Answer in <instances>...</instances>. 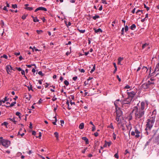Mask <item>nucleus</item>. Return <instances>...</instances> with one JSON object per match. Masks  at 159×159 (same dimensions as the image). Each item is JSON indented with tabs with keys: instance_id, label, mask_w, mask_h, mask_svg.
Listing matches in <instances>:
<instances>
[{
	"instance_id": "nucleus-1",
	"label": "nucleus",
	"mask_w": 159,
	"mask_h": 159,
	"mask_svg": "<svg viewBox=\"0 0 159 159\" xmlns=\"http://www.w3.org/2000/svg\"><path fill=\"white\" fill-rule=\"evenodd\" d=\"M147 103L142 102L141 103L140 107L139 108L137 106H135L132 111V113L134 114L135 119L139 121L140 123L142 124L144 121V109Z\"/></svg>"
},
{
	"instance_id": "nucleus-2",
	"label": "nucleus",
	"mask_w": 159,
	"mask_h": 159,
	"mask_svg": "<svg viewBox=\"0 0 159 159\" xmlns=\"http://www.w3.org/2000/svg\"><path fill=\"white\" fill-rule=\"evenodd\" d=\"M155 116H154L147 120V124L146 125V128L145 129V130L148 129L150 130L155 122Z\"/></svg>"
},
{
	"instance_id": "nucleus-3",
	"label": "nucleus",
	"mask_w": 159,
	"mask_h": 159,
	"mask_svg": "<svg viewBox=\"0 0 159 159\" xmlns=\"http://www.w3.org/2000/svg\"><path fill=\"white\" fill-rule=\"evenodd\" d=\"M132 99L128 97L126 99L123 100L121 102L122 107V108H127L129 107L128 105H129Z\"/></svg>"
},
{
	"instance_id": "nucleus-4",
	"label": "nucleus",
	"mask_w": 159,
	"mask_h": 159,
	"mask_svg": "<svg viewBox=\"0 0 159 159\" xmlns=\"http://www.w3.org/2000/svg\"><path fill=\"white\" fill-rule=\"evenodd\" d=\"M0 142L2 145L6 148H8L10 144V141L4 139H1Z\"/></svg>"
},
{
	"instance_id": "nucleus-5",
	"label": "nucleus",
	"mask_w": 159,
	"mask_h": 159,
	"mask_svg": "<svg viewBox=\"0 0 159 159\" xmlns=\"http://www.w3.org/2000/svg\"><path fill=\"white\" fill-rule=\"evenodd\" d=\"M114 104L116 107V116L117 117H120L122 114V112L120 110V108L118 107V106L117 105V104L116 103H114Z\"/></svg>"
},
{
	"instance_id": "nucleus-6",
	"label": "nucleus",
	"mask_w": 159,
	"mask_h": 159,
	"mask_svg": "<svg viewBox=\"0 0 159 159\" xmlns=\"http://www.w3.org/2000/svg\"><path fill=\"white\" fill-rule=\"evenodd\" d=\"M127 94L128 96V97L132 100L135 94V93L133 91L130 92H127Z\"/></svg>"
},
{
	"instance_id": "nucleus-7",
	"label": "nucleus",
	"mask_w": 159,
	"mask_h": 159,
	"mask_svg": "<svg viewBox=\"0 0 159 159\" xmlns=\"http://www.w3.org/2000/svg\"><path fill=\"white\" fill-rule=\"evenodd\" d=\"M6 69L7 73L10 74L9 72H11L12 70V68L11 66L8 65L6 66Z\"/></svg>"
},
{
	"instance_id": "nucleus-8",
	"label": "nucleus",
	"mask_w": 159,
	"mask_h": 159,
	"mask_svg": "<svg viewBox=\"0 0 159 159\" xmlns=\"http://www.w3.org/2000/svg\"><path fill=\"white\" fill-rule=\"evenodd\" d=\"M153 133H154V134H153V135L152 136L151 138L149 139L148 141H147L146 143V144H145V147H146L148 145L149 143H150L152 139L154 137V136L155 135V134L156 133V131H154V130H153Z\"/></svg>"
},
{
	"instance_id": "nucleus-9",
	"label": "nucleus",
	"mask_w": 159,
	"mask_h": 159,
	"mask_svg": "<svg viewBox=\"0 0 159 159\" xmlns=\"http://www.w3.org/2000/svg\"><path fill=\"white\" fill-rule=\"evenodd\" d=\"M154 83L153 82H152L151 80H149L148 82V83L146 84H144L143 85L144 87L145 86H146V88H148L149 87V85L152 84H154Z\"/></svg>"
},
{
	"instance_id": "nucleus-10",
	"label": "nucleus",
	"mask_w": 159,
	"mask_h": 159,
	"mask_svg": "<svg viewBox=\"0 0 159 159\" xmlns=\"http://www.w3.org/2000/svg\"><path fill=\"white\" fill-rule=\"evenodd\" d=\"M156 71L157 72V75L159 74V63H158L156 66L154 73H155Z\"/></svg>"
},
{
	"instance_id": "nucleus-11",
	"label": "nucleus",
	"mask_w": 159,
	"mask_h": 159,
	"mask_svg": "<svg viewBox=\"0 0 159 159\" xmlns=\"http://www.w3.org/2000/svg\"><path fill=\"white\" fill-rule=\"evenodd\" d=\"M82 139L83 140L85 141L86 143V144H88L89 143V139L86 137H83Z\"/></svg>"
},
{
	"instance_id": "nucleus-12",
	"label": "nucleus",
	"mask_w": 159,
	"mask_h": 159,
	"mask_svg": "<svg viewBox=\"0 0 159 159\" xmlns=\"http://www.w3.org/2000/svg\"><path fill=\"white\" fill-rule=\"evenodd\" d=\"M94 30L95 32L96 33H98L99 32H102V30L100 28H98V29H96L94 28Z\"/></svg>"
},
{
	"instance_id": "nucleus-13",
	"label": "nucleus",
	"mask_w": 159,
	"mask_h": 159,
	"mask_svg": "<svg viewBox=\"0 0 159 159\" xmlns=\"http://www.w3.org/2000/svg\"><path fill=\"white\" fill-rule=\"evenodd\" d=\"M16 101H15V102H13L12 103H11V104H10L9 106H6V107H12L13 106H14L15 104H16Z\"/></svg>"
},
{
	"instance_id": "nucleus-14",
	"label": "nucleus",
	"mask_w": 159,
	"mask_h": 159,
	"mask_svg": "<svg viewBox=\"0 0 159 159\" xmlns=\"http://www.w3.org/2000/svg\"><path fill=\"white\" fill-rule=\"evenodd\" d=\"M38 8L39 9V10H42V11H47V9L44 7H38Z\"/></svg>"
},
{
	"instance_id": "nucleus-15",
	"label": "nucleus",
	"mask_w": 159,
	"mask_h": 159,
	"mask_svg": "<svg viewBox=\"0 0 159 159\" xmlns=\"http://www.w3.org/2000/svg\"><path fill=\"white\" fill-rule=\"evenodd\" d=\"M54 135L55 136V137L56 138V139L57 140H58L59 139V134L58 132H55L54 133Z\"/></svg>"
},
{
	"instance_id": "nucleus-16",
	"label": "nucleus",
	"mask_w": 159,
	"mask_h": 159,
	"mask_svg": "<svg viewBox=\"0 0 159 159\" xmlns=\"http://www.w3.org/2000/svg\"><path fill=\"white\" fill-rule=\"evenodd\" d=\"M84 128V124L83 123H81L79 126V128L80 129H82Z\"/></svg>"
},
{
	"instance_id": "nucleus-17",
	"label": "nucleus",
	"mask_w": 159,
	"mask_h": 159,
	"mask_svg": "<svg viewBox=\"0 0 159 159\" xmlns=\"http://www.w3.org/2000/svg\"><path fill=\"white\" fill-rule=\"evenodd\" d=\"M136 28V26L134 24H133L130 27V29L132 30H134Z\"/></svg>"
},
{
	"instance_id": "nucleus-18",
	"label": "nucleus",
	"mask_w": 159,
	"mask_h": 159,
	"mask_svg": "<svg viewBox=\"0 0 159 159\" xmlns=\"http://www.w3.org/2000/svg\"><path fill=\"white\" fill-rule=\"evenodd\" d=\"M148 70V69L145 66H143L142 69V70H143V71H146V72H147Z\"/></svg>"
},
{
	"instance_id": "nucleus-19",
	"label": "nucleus",
	"mask_w": 159,
	"mask_h": 159,
	"mask_svg": "<svg viewBox=\"0 0 159 159\" xmlns=\"http://www.w3.org/2000/svg\"><path fill=\"white\" fill-rule=\"evenodd\" d=\"M123 59V58L121 57H119L118 58V64H119V63H120L121 61Z\"/></svg>"
},
{
	"instance_id": "nucleus-20",
	"label": "nucleus",
	"mask_w": 159,
	"mask_h": 159,
	"mask_svg": "<svg viewBox=\"0 0 159 159\" xmlns=\"http://www.w3.org/2000/svg\"><path fill=\"white\" fill-rule=\"evenodd\" d=\"M105 142L106 143V144H107V145L108 147H109L112 143L111 141L107 142L106 141H105Z\"/></svg>"
},
{
	"instance_id": "nucleus-21",
	"label": "nucleus",
	"mask_w": 159,
	"mask_h": 159,
	"mask_svg": "<svg viewBox=\"0 0 159 159\" xmlns=\"http://www.w3.org/2000/svg\"><path fill=\"white\" fill-rule=\"evenodd\" d=\"M100 17L98 15H96L95 16H93V20H95L97 18H99Z\"/></svg>"
},
{
	"instance_id": "nucleus-22",
	"label": "nucleus",
	"mask_w": 159,
	"mask_h": 159,
	"mask_svg": "<svg viewBox=\"0 0 159 159\" xmlns=\"http://www.w3.org/2000/svg\"><path fill=\"white\" fill-rule=\"evenodd\" d=\"M95 65L94 64L93 68L91 69V70L90 71V73H92L95 70Z\"/></svg>"
},
{
	"instance_id": "nucleus-23",
	"label": "nucleus",
	"mask_w": 159,
	"mask_h": 159,
	"mask_svg": "<svg viewBox=\"0 0 159 159\" xmlns=\"http://www.w3.org/2000/svg\"><path fill=\"white\" fill-rule=\"evenodd\" d=\"M66 104L68 106V108L69 110H70L71 109V107H69V101L68 100H67V101L66 102Z\"/></svg>"
},
{
	"instance_id": "nucleus-24",
	"label": "nucleus",
	"mask_w": 159,
	"mask_h": 159,
	"mask_svg": "<svg viewBox=\"0 0 159 159\" xmlns=\"http://www.w3.org/2000/svg\"><path fill=\"white\" fill-rule=\"evenodd\" d=\"M155 141L158 143H159V135H158L155 139Z\"/></svg>"
},
{
	"instance_id": "nucleus-25",
	"label": "nucleus",
	"mask_w": 159,
	"mask_h": 159,
	"mask_svg": "<svg viewBox=\"0 0 159 159\" xmlns=\"http://www.w3.org/2000/svg\"><path fill=\"white\" fill-rule=\"evenodd\" d=\"M148 46V44H147L146 43H144L143 44V45L142 46V49H144L146 47Z\"/></svg>"
},
{
	"instance_id": "nucleus-26",
	"label": "nucleus",
	"mask_w": 159,
	"mask_h": 159,
	"mask_svg": "<svg viewBox=\"0 0 159 159\" xmlns=\"http://www.w3.org/2000/svg\"><path fill=\"white\" fill-rule=\"evenodd\" d=\"M25 9L29 10V11H31L33 9V8L32 7H26L25 8Z\"/></svg>"
},
{
	"instance_id": "nucleus-27",
	"label": "nucleus",
	"mask_w": 159,
	"mask_h": 159,
	"mask_svg": "<svg viewBox=\"0 0 159 159\" xmlns=\"http://www.w3.org/2000/svg\"><path fill=\"white\" fill-rule=\"evenodd\" d=\"M78 30L79 31V32H80V33H84L85 31V30H81L79 29H78Z\"/></svg>"
},
{
	"instance_id": "nucleus-28",
	"label": "nucleus",
	"mask_w": 159,
	"mask_h": 159,
	"mask_svg": "<svg viewBox=\"0 0 159 159\" xmlns=\"http://www.w3.org/2000/svg\"><path fill=\"white\" fill-rule=\"evenodd\" d=\"M64 83L66 86H68L69 84V82L67 80H65L64 81Z\"/></svg>"
},
{
	"instance_id": "nucleus-29",
	"label": "nucleus",
	"mask_w": 159,
	"mask_h": 159,
	"mask_svg": "<svg viewBox=\"0 0 159 159\" xmlns=\"http://www.w3.org/2000/svg\"><path fill=\"white\" fill-rule=\"evenodd\" d=\"M8 123L7 122H4L2 124V125H5L6 126H7L8 125Z\"/></svg>"
},
{
	"instance_id": "nucleus-30",
	"label": "nucleus",
	"mask_w": 159,
	"mask_h": 159,
	"mask_svg": "<svg viewBox=\"0 0 159 159\" xmlns=\"http://www.w3.org/2000/svg\"><path fill=\"white\" fill-rule=\"evenodd\" d=\"M54 118L55 119V121H54V122H52V123L53 125H56V122L57 121V118H56V116H55L54 117Z\"/></svg>"
},
{
	"instance_id": "nucleus-31",
	"label": "nucleus",
	"mask_w": 159,
	"mask_h": 159,
	"mask_svg": "<svg viewBox=\"0 0 159 159\" xmlns=\"http://www.w3.org/2000/svg\"><path fill=\"white\" fill-rule=\"evenodd\" d=\"M43 31L42 30H37L36 32L38 34H40L43 32Z\"/></svg>"
},
{
	"instance_id": "nucleus-32",
	"label": "nucleus",
	"mask_w": 159,
	"mask_h": 159,
	"mask_svg": "<svg viewBox=\"0 0 159 159\" xmlns=\"http://www.w3.org/2000/svg\"><path fill=\"white\" fill-rule=\"evenodd\" d=\"M33 21L35 22H37L39 21V20L38 19L37 17H35V19L33 20Z\"/></svg>"
},
{
	"instance_id": "nucleus-33",
	"label": "nucleus",
	"mask_w": 159,
	"mask_h": 159,
	"mask_svg": "<svg viewBox=\"0 0 159 159\" xmlns=\"http://www.w3.org/2000/svg\"><path fill=\"white\" fill-rule=\"evenodd\" d=\"M27 16V15H24L22 16L21 18L23 20H25Z\"/></svg>"
},
{
	"instance_id": "nucleus-34",
	"label": "nucleus",
	"mask_w": 159,
	"mask_h": 159,
	"mask_svg": "<svg viewBox=\"0 0 159 159\" xmlns=\"http://www.w3.org/2000/svg\"><path fill=\"white\" fill-rule=\"evenodd\" d=\"M27 88H28V89L29 91H30V90H31L32 91H33V90L32 89V87L31 86H28L27 87Z\"/></svg>"
},
{
	"instance_id": "nucleus-35",
	"label": "nucleus",
	"mask_w": 159,
	"mask_h": 159,
	"mask_svg": "<svg viewBox=\"0 0 159 159\" xmlns=\"http://www.w3.org/2000/svg\"><path fill=\"white\" fill-rule=\"evenodd\" d=\"M12 6L13 8H15L17 7V5L16 4L12 5Z\"/></svg>"
},
{
	"instance_id": "nucleus-36",
	"label": "nucleus",
	"mask_w": 159,
	"mask_h": 159,
	"mask_svg": "<svg viewBox=\"0 0 159 159\" xmlns=\"http://www.w3.org/2000/svg\"><path fill=\"white\" fill-rule=\"evenodd\" d=\"M143 11L142 10H138L136 12V14H139V12H141V13H143Z\"/></svg>"
},
{
	"instance_id": "nucleus-37",
	"label": "nucleus",
	"mask_w": 159,
	"mask_h": 159,
	"mask_svg": "<svg viewBox=\"0 0 159 159\" xmlns=\"http://www.w3.org/2000/svg\"><path fill=\"white\" fill-rule=\"evenodd\" d=\"M38 74L42 76H43L44 75L41 71H39V72Z\"/></svg>"
},
{
	"instance_id": "nucleus-38",
	"label": "nucleus",
	"mask_w": 159,
	"mask_h": 159,
	"mask_svg": "<svg viewBox=\"0 0 159 159\" xmlns=\"http://www.w3.org/2000/svg\"><path fill=\"white\" fill-rule=\"evenodd\" d=\"M108 127H110L111 128V129H114V127H113V126L112 125V123H111L110 126H109Z\"/></svg>"
},
{
	"instance_id": "nucleus-39",
	"label": "nucleus",
	"mask_w": 159,
	"mask_h": 159,
	"mask_svg": "<svg viewBox=\"0 0 159 159\" xmlns=\"http://www.w3.org/2000/svg\"><path fill=\"white\" fill-rule=\"evenodd\" d=\"M128 30V26L126 25L125 27V31L127 32Z\"/></svg>"
},
{
	"instance_id": "nucleus-40",
	"label": "nucleus",
	"mask_w": 159,
	"mask_h": 159,
	"mask_svg": "<svg viewBox=\"0 0 159 159\" xmlns=\"http://www.w3.org/2000/svg\"><path fill=\"white\" fill-rule=\"evenodd\" d=\"M92 131H94L95 130V126L94 125H93V126L92 127Z\"/></svg>"
},
{
	"instance_id": "nucleus-41",
	"label": "nucleus",
	"mask_w": 159,
	"mask_h": 159,
	"mask_svg": "<svg viewBox=\"0 0 159 159\" xmlns=\"http://www.w3.org/2000/svg\"><path fill=\"white\" fill-rule=\"evenodd\" d=\"M144 7L145 8H146L147 11H148L149 9V8L148 7H147L145 4H144Z\"/></svg>"
},
{
	"instance_id": "nucleus-42",
	"label": "nucleus",
	"mask_w": 159,
	"mask_h": 159,
	"mask_svg": "<svg viewBox=\"0 0 159 159\" xmlns=\"http://www.w3.org/2000/svg\"><path fill=\"white\" fill-rule=\"evenodd\" d=\"M16 116H19L20 115H21V113L20 112L17 111L16 112Z\"/></svg>"
},
{
	"instance_id": "nucleus-43",
	"label": "nucleus",
	"mask_w": 159,
	"mask_h": 159,
	"mask_svg": "<svg viewBox=\"0 0 159 159\" xmlns=\"http://www.w3.org/2000/svg\"><path fill=\"white\" fill-rule=\"evenodd\" d=\"M135 133H136L137 134H139L140 133V132H139V131L137 129H135Z\"/></svg>"
},
{
	"instance_id": "nucleus-44",
	"label": "nucleus",
	"mask_w": 159,
	"mask_h": 159,
	"mask_svg": "<svg viewBox=\"0 0 159 159\" xmlns=\"http://www.w3.org/2000/svg\"><path fill=\"white\" fill-rule=\"evenodd\" d=\"M113 137L114 140H115L116 139V134L114 133L113 134Z\"/></svg>"
},
{
	"instance_id": "nucleus-45",
	"label": "nucleus",
	"mask_w": 159,
	"mask_h": 159,
	"mask_svg": "<svg viewBox=\"0 0 159 159\" xmlns=\"http://www.w3.org/2000/svg\"><path fill=\"white\" fill-rule=\"evenodd\" d=\"M102 3L105 4H107V3L106 2V1L105 0H102Z\"/></svg>"
},
{
	"instance_id": "nucleus-46",
	"label": "nucleus",
	"mask_w": 159,
	"mask_h": 159,
	"mask_svg": "<svg viewBox=\"0 0 159 159\" xmlns=\"http://www.w3.org/2000/svg\"><path fill=\"white\" fill-rule=\"evenodd\" d=\"M8 119L12 121H14L15 119V117H13V118H9Z\"/></svg>"
},
{
	"instance_id": "nucleus-47",
	"label": "nucleus",
	"mask_w": 159,
	"mask_h": 159,
	"mask_svg": "<svg viewBox=\"0 0 159 159\" xmlns=\"http://www.w3.org/2000/svg\"><path fill=\"white\" fill-rule=\"evenodd\" d=\"M2 57H3L4 58H5V59H7V55L5 54H4L3 56Z\"/></svg>"
},
{
	"instance_id": "nucleus-48",
	"label": "nucleus",
	"mask_w": 159,
	"mask_h": 159,
	"mask_svg": "<svg viewBox=\"0 0 159 159\" xmlns=\"http://www.w3.org/2000/svg\"><path fill=\"white\" fill-rule=\"evenodd\" d=\"M79 70L80 71V72H82V73H84L85 72L84 70L83 69H79Z\"/></svg>"
},
{
	"instance_id": "nucleus-49",
	"label": "nucleus",
	"mask_w": 159,
	"mask_h": 159,
	"mask_svg": "<svg viewBox=\"0 0 159 159\" xmlns=\"http://www.w3.org/2000/svg\"><path fill=\"white\" fill-rule=\"evenodd\" d=\"M16 69L18 70L19 71H21L22 70V69L20 67H16Z\"/></svg>"
},
{
	"instance_id": "nucleus-50",
	"label": "nucleus",
	"mask_w": 159,
	"mask_h": 159,
	"mask_svg": "<svg viewBox=\"0 0 159 159\" xmlns=\"http://www.w3.org/2000/svg\"><path fill=\"white\" fill-rule=\"evenodd\" d=\"M114 157H115V158H118V157H119V156H118V154L117 153H116L115 155H114Z\"/></svg>"
},
{
	"instance_id": "nucleus-51",
	"label": "nucleus",
	"mask_w": 159,
	"mask_h": 159,
	"mask_svg": "<svg viewBox=\"0 0 159 159\" xmlns=\"http://www.w3.org/2000/svg\"><path fill=\"white\" fill-rule=\"evenodd\" d=\"M116 77L119 81V82H120L121 81V80L120 78L119 77V76L118 75H117Z\"/></svg>"
},
{
	"instance_id": "nucleus-52",
	"label": "nucleus",
	"mask_w": 159,
	"mask_h": 159,
	"mask_svg": "<svg viewBox=\"0 0 159 159\" xmlns=\"http://www.w3.org/2000/svg\"><path fill=\"white\" fill-rule=\"evenodd\" d=\"M42 101H43V100H42L41 98H40L38 102V103L39 104H40L42 103Z\"/></svg>"
},
{
	"instance_id": "nucleus-53",
	"label": "nucleus",
	"mask_w": 159,
	"mask_h": 159,
	"mask_svg": "<svg viewBox=\"0 0 159 159\" xmlns=\"http://www.w3.org/2000/svg\"><path fill=\"white\" fill-rule=\"evenodd\" d=\"M14 54L16 56H19L20 54V52H15Z\"/></svg>"
},
{
	"instance_id": "nucleus-54",
	"label": "nucleus",
	"mask_w": 159,
	"mask_h": 159,
	"mask_svg": "<svg viewBox=\"0 0 159 159\" xmlns=\"http://www.w3.org/2000/svg\"><path fill=\"white\" fill-rule=\"evenodd\" d=\"M29 127L30 129H32V124L31 123H30V126H29Z\"/></svg>"
},
{
	"instance_id": "nucleus-55",
	"label": "nucleus",
	"mask_w": 159,
	"mask_h": 159,
	"mask_svg": "<svg viewBox=\"0 0 159 159\" xmlns=\"http://www.w3.org/2000/svg\"><path fill=\"white\" fill-rule=\"evenodd\" d=\"M77 79V76L74 77L73 78V80H76Z\"/></svg>"
},
{
	"instance_id": "nucleus-56",
	"label": "nucleus",
	"mask_w": 159,
	"mask_h": 159,
	"mask_svg": "<svg viewBox=\"0 0 159 159\" xmlns=\"http://www.w3.org/2000/svg\"><path fill=\"white\" fill-rule=\"evenodd\" d=\"M87 148H85V149L84 150H82V152L83 153H85L86 150L87 149Z\"/></svg>"
},
{
	"instance_id": "nucleus-57",
	"label": "nucleus",
	"mask_w": 159,
	"mask_h": 159,
	"mask_svg": "<svg viewBox=\"0 0 159 159\" xmlns=\"http://www.w3.org/2000/svg\"><path fill=\"white\" fill-rule=\"evenodd\" d=\"M130 87L129 85H126L124 88L125 89H129Z\"/></svg>"
},
{
	"instance_id": "nucleus-58",
	"label": "nucleus",
	"mask_w": 159,
	"mask_h": 159,
	"mask_svg": "<svg viewBox=\"0 0 159 159\" xmlns=\"http://www.w3.org/2000/svg\"><path fill=\"white\" fill-rule=\"evenodd\" d=\"M3 10H5L6 11H8V10L7 8V7H6V6H5L3 8Z\"/></svg>"
},
{
	"instance_id": "nucleus-59",
	"label": "nucleus",
	"mask_w": 159,
	"mask_h": 159,
	"mask_svg": "<svg viewBox=\"0 0 159 159\" xmlns=\"http://www.w3.org/2000/svg\"><path fill=\"white\" fill-rule=\"evenodd\" d=\"M120 117H117L116 116V120L118 122L119 121V118Z\"/></svg>"
},
{
	"instance_id": "nucleus-60",
	"label": "nucleus",
	"mask_w": 159,
	"mask_h": 159,
	"mask_svg": "<svg viewBox=\"0 0 159 159\" xmlns=\"http://www.w3.org/2000/svg\"><path fill=\"white\" fill-rule=\"evenodd\" d=\"M94 135L95 136H96V137H97V136H98V132H95V133H94Z\"/></svg>"
},
{
	"instance_id": "nucleus-61",
	"label": "nucleus",
	"mask_w": 159,
	"mask_h": 159,
	"mask_svg": "<svg viewBox=\"0 0 159 159\" xmlns=\"http://www.w3.org/2000/svg\"><path fill=\"white\" fill-rule=\"evenodd\" d=\"M8 100L9 98H7V97H6L4 98V100L5 101H8Z\"/></svg>"
},
{
	"instance_id": "nucleus-62",
	"label": "nucleus",
	"mask_w": 159,
	"mask_h": 159,
	"mask_svg": "<svg viewBox=\"0 0 159 159\" xmlns=\"http://www.w3.org/2000/svg\"><path fill=\"white\" fill-rule=\"evenodd\" d=\"M21 74L22 75H25V72L24 70H22L21 72Z\"/></svg>"
},
{
	"instance_id": "nucleus-63",
	"label": "nucleus",
	"mask_w": 159,
	"mask_h": 159,
	"mask_svg": "<svg viewBox=\"0 0 159 159\" xmlns=\"http://www.w3.org/2000/svg\"><path fill=\"white\" fill-rule=\"evenodd\" d=\"M70 103L71 105H72V104H75V102H72L71 100L70 101Z\"/></svg>"
},
{
	"instance_id": "nucleus-64",
	"label": "nucleus",
	"mask_w": 159,
	"mask_h": 159,
	"mask_svg": "<svg viewBox=\"0 0 159 159\" xmlns=\"http://www.w3.org/2000/svg\"><path fill=\"white\" fill-rule=\"evenodd\" d=\"M36 134V132L34 131H33L32 132V134L33 135H35Z\"/></svg>"
}]
</instances>
